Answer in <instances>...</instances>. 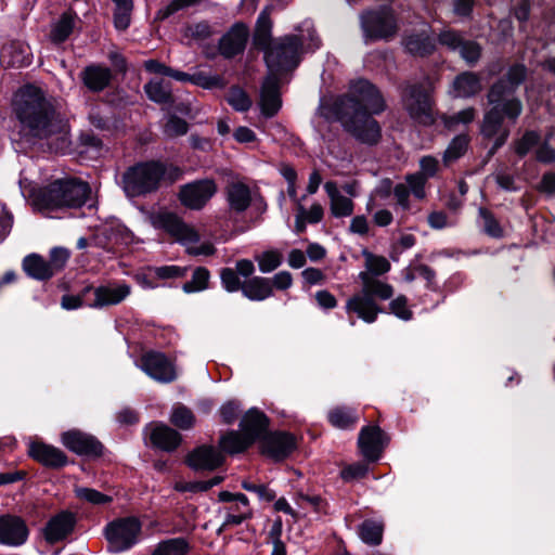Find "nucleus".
<instances>
[{"instance_id": "f257e3e1", "label": "nucleus", "mask_w": 555, "mask_h": 555, "mask_svg": "<svg viewBox=\"0 0 555 555\" xmlns=\"http://www.w3.org/2000/svg\"><path fill=\"white\" fill-rule=\"evenodd\" d=\"M385 109V102L379 91L367 80L351 82L349 93L338 98L327 112L326 118L338 120L343 127L361 142L374 144L380 137L378 122L372 118Z\"/></svg>"}, {"instance_id": "f03ea898", "label": "nucleus", "mask_w": 555, "mask_h": 555, "mask_svg": "<svg viewBox=\"0 0 555 555\" xmlns=\"http://www.w3.org/2000/svg\"><path fill=\"white\" fill-rule=\"evenodd\" d=\"M12 107L21 124V133L29 141L52 138L66 141L67 122L41 88L33 85L20 88L13 96Z\"/></svg>"}, {"instance_id": "7ed1b4c3", "label": "nucleus", "mask_w": 555, "mask_h": 555, "mask_svg": "<svg viewBox=\"0 0 555 555\" xmlns=\"http://www.w3.org/2000/svg\"><path fill=\"white\" fill-rule=\"evenodd\" d=\"M526 74L524 65H513L506 79L498 81L489 91L488 100L492 108L485 115L481 132L488 138L496 137L492 152L502 146L509 134L504 117L514 124L522 111L520 101L513 93L522 83Z\"/></svg>"}, {"instance_id": "20e7f679", "label": "nucleus", "mask_w": 555, "mask_h": 555, "mask_svg": "<svg viewBox=\"0 0 555 555\" xmlns=\"http://www.w3.org/2000/svg\"><path fill=\"white\" fill-rule=\"evenodd\" d=\"M320 41L315 31L307 25V36L287 35L272 42L264 60L271 73L293 69L298 66L304 49L314 50Z\"/></svg>"}, {"instance_id": "39448f33", "label": "nucleus", "mask_w": 555, "mask_h": 555, "mask_svg": "<svg viewBox=\"0 0 555 555\" xmlns=\"http://www.w3.org/2000/svg\"><path fill=\"white\" fill-rule=\"evenodd\" d=\"M36 203L40 209L47 210L95 206L89 184L76 180H56L40 189L36 195Z\"/></svg>"}, {"instance_id": "423d86ee", "label": "nucleus", "mask_w": 555, "mask_h": 555, "mask_svg": "<svg viewBox=\"0 0 555 555\" xmlns=\"http://www.w3.org/2000/svg\"><path fill=\"white\" fill-rule=\"evenodd\" d=\"M181 176L182 170L176 166L167 167L158 162L141 163L124 173L122 189L129 197L141 196L156 191L162 179L173 182Z\"/></svg>"}, {"instance_id": "0eeeda50", "label": "nucleus", "mask_w": 555, "mask_h": 555, "mask_svg": "<svg viewBox=\"0 0 555 555\" xmlns=\"http://www.w3.org/2000/svg\"><path fill=\"white\" fill-rule=\"evenodd\" d=\"M359 279L362 282V291L347 300L346 310L348 313H356L366 323H373L383 311L373 297L388 300L393 295V288L371 276L367 272H360Z\"/></svg>"}, {"instance_id": "6e6552de", "label": "nucleus", "mask_w": 555, "mask_h": 555, "mask_svg": "<svg viewBox=\"0 0 555 555\" xmlns=\"http://www.w3.org/2000/svg\"><path fill=\"white\" fill-rule=\"evenodd\" d=\"M439 168V162L433 156H424L420 159V171L408 175L405 181L395 185L392 192L398 209L404 214H415L420 208L415 207L411 197L423 201L426 197V183L435 177Z\"/></svg>"}, {"instance_id": "1a4fd4ad", "label": "nucleus", "mask_w": 555, "mask_h": 555, "mask_svg": "<svg viewBox=\"0 0 555 555\" xmlns=\"http://www.w3.org/2000/svg\"><path fill=\"white\" fill-rule=\"evenodd\" d=\"M149 222L151 225L158 230H164L169 235L176 238L179 243L186 247L191 255H205L214 254L211 244L196 245L199 241V235L195 229L178 217L176 214L169 211H158L149 215Z\"/></svg>"}, {"instance_id": "9d476101", "label": "nucleus", "mask_w": 555, "mask_h": 555, "mask_svg": "<svg viewBox=\"0 0 555 555\" xmlns=\"http://www.w3.org/2000/svg\"><path fill=\"white\" fill-rule=\"evenodd\" d=\"M402 104L410 117L424 125L434 122V102L428 79L421 83H409L402 92Z\"/></svg>"}, {"instance_id": "9b49d317", "label": "nucleus", "mask_w": 555, "mask_h": 555, "mask_svg": "<svg viewBox=\"0 0 555 555\" xmlns=\"http://www.w3.org/2000/svg\"><path fill=\"white\" fill-rule=\"evenodd\" d=\"M141 522L135 517H125L109 522L105 528L108 550L119 553L132 547L139 540Z\"/></svg>"}, {"instance_id": "f8f14e48", "label": "nucleus", "mask_w": 555, "mask_h": 555, "mask_svg": "<svg viewBox=\"0 0 555 555\" xmlns=\"http://www.w3.org/2000/svg\"><path fill=\"white\" fill-rule=\"evenodd\" d=\"M218 186L214 179H202L183 184L178 197L181 204L191 210H201L217 194Z\"/></svg>"}, {"instance_id": "ddd939ff", "label": "nucleus", "mask_w": 555, "mask_h": 555, "mask_svg": "<svg viewBox=\"0 0 555 555\" xmlns=\"http://www.w3.org/2000/svg\"><path fill=\"white\" fill-rule=\"evenodd\" d=\"M135 365L149 377L158 383H171L177 378L173 362L159 351L144 352Z\"/></svg>"}, {"instance_id": "4468645a", "label": "nucleus", "mask_w": 555, "mask_h": 555, "mask_svg": "<svg viewBox=\"0 0 555 555\" xmlns=\"http://www.w3.org/2000/svg\"><path fill=\"white\" fill-rule=\"evenodd\" d=\"M218 500L225 503V505L219 509V513L224 516L223 527L241 525L244 520L253 516L249 500L244 493L221 491L218 494Z\"/></svg>"}, {"instance_id": "2eb2a0df", "label": "nucleus", "mask_w": 555, "mask_h": 555, "mask_svg": "<svg viewBox=\"0 0 555 555\" xmlns=\"http://www.w3.org/2000/svg\"><path fill=\"white\" fill-rule=\"evenodd\" d=\"M361 26L365 37L371 39L388 38L397 30L392 11L386 8L362 14Z\"/></svg>"}, {"instance_id": "dca6fc26", "label": "nucleus", "mask_w": 555, "mask_h": 555, "mask_svg": "<svg viewBox=\"0 0 555 555\" xmlns=\"http://www.w3.org/2000/svg\"><path fill=\"white\" fill-rule=\"evenodd\" d=\"M29 529L25 520L16 515L0 516V544L17 547L26 543Z\"/></svg>"}, {"instance_id": "f3484780", "label": "nucleus", "mask_w": 555, "mask_h": 555, "mask_svg": "<svg viewBox=\"0 0 555 555\" xmlns=\"http://www.w3.org/2000/svg\"><path fill=\"white\" fill-rule=\"evenodd\" d=\"M75 515L69 511H62L52 516L42 528V537L49 544L64 541L74 530Z\"/></svg>"}, {"instance_id": "a211bd4d", "label": "nucleus", "mask_w": 555, "mask_h": 555, "mask_svg": "<svg viewBox=\"0 0 555 555\" xmlns=\"http://www.w3.org/2000/svg\"><path fill=\"white\" fill-rule=\"evenodd\" d=\"M131 293L130 285L121 282H113L93 288L94 300L89 304L90 308L101 309L107 306H115L124 301Z\"/></svg>"}, {"instance_id": "6ab92c4d", "label": "nucleus", "mask_w": 555, "mask_h": 555, "mask_svg": "<svg viewBox=\"0 0 555 555\" xmlns=\"http://www.w3.org/2000/svg\"><path fill=\"white\" fill-rule=\"evenodd\" d=\"M62 443L79 455H100L102 444L94 437L79 430H68L62 434Z\"/></svg>"}, {"instance_id": "aec40b11", "label": "nucleus", "mask_w": 555, "mask_h": 555, "mask_svg": "<svg viewBox=\"0 0 555 555\" xmlns=\"http://www.w3.org/2000/svg\"><path fill=\"white\" fill-rule=\"evenodd\" d=\"M385 436L377 426H365L361 429L358 446L365 460L377 461L385 447Z\"/></svg>"}, {"instance_id": "412c9836", "label": "nucleus", "mask_w": 555, "mask_h": 555, "mask_svg": "<svg viewBox=\"0 0 555 555\" xmlns=\"http://www.w3.org/2000/svg\"><path fill=\"white\" fill-rule=\"evenodd\" d=\"M223 461L224 456L217 448L201 446L188 454L185 462L194 470H214Z\"/></svg>"}, {"instance_id": "4be33fe9", "label": "nucleus", "mask_w": 555, "mask_h": 555, "mask_svg": "<svg viewBox=\"0 0 555 555\" xmlns=\"http://www.w3.org/2000/svg\"><path fill=\"white\" fill-rule=\"evenodd\" d=\"M28 453L34 460L47 467L60 468L67 464V456L62 450L43 442H30Z\"/></svg>"}, {"instance_id": "5701e85b", "label": "nucleus", "mask_w": 555, "mask_h": 555, "mask_svg": "<svg viewBox=\"0 0 555 555\" xmlns=\"http://www.w3.org/2000/svg\"><path fill=\"white\" fill-rule=\"evenodd\" d=\"M249 30L243 23L234 24L220 39L219 49L225 57H232L241 53L247 42Z\"/></svg>"}, {"instance_id": "b1692460", "label": "nucleus", "mask_w": 555, "mask_h": 555, "mask_svg": "<svg viewBox=\"0 0 555 555\" xmlns=\"http://www.w3.org/2000/svg\"><path fill=\"white\" fill-rule=\"evenodd\" d=\"M33 54L29 46L20 40L4 44L0 51V60L10 67H24L31 63Z\"/></svg>"}, {"instance_id": "393cba45", "label": "nucleus", "mask_w": 555, "mask_h": 555, "mask_svg": "<svg viewBox=\"0 0 555 555\" xmlns=\"http://www.w3.org/2000/svg\"><path fill=\"white\" fill-rule=\"evenodd\" d=\"M225 198L230 211L242 214L251 204L250 188L242 181H232L225 188Z\"/></svg>"}, {"instance_id": "a878e982", "label": "nucleus", "mask_w": 555, "mask_h": 555, "mask_svg": "<svg viewBox=\"0 0 555 555\" xmlns=\"http://www.w3.org/2000/svg\"><path fill=\"white\" fill-rule=\"evenodd\" d=\"M429 31V25L423 23L420 29L406 35L403 43L408 52L421 56L431 53L435 48V41L430 37Z\"/></svg>"}, {"instance_id": "bb28decb", "label": "nucleus", "mask_w": 555, "mask_h": 555, "mask_svg": "<svg viewBox=\"0 0 555 555\" xmlns=\"http://www.w3.org/2000/svg\"><path fill=\"white\" fill-rule=\"evenodd\" d=\"M282 101L276 77L270 75L266 78L261 88L260 107L266 117L274 116L281 108Z\"/></svg>"}, {"instance_id": "cd10ccee", "label": "nucleus", "mask_w": 555, "mask_h": 555, "mask_svg": "<svg viewBox=\"0 0 555 555\" xmlns=\"http://www.w3.org/2000/svg\"><path fill=\"white\" fill-rule=\"evenodd\" d=\"M262 448L268 455L281 460L294 450L295 439L285 433H274L263 439Z\"/></svg>"}, {"instance_id": "c85d7f7f", "label": "nucleus", "mask_w": 555, "mask_h": 555, "mask_svg": "<svg viewBox=\"0 0 555 555\" xmlns=\"http://www.w3.org/2000/svg\"><path fill=\"white\" fill-rule=\"evenodd\" d=\"M150 439L153 446L167 452L177 449L181 442L180 434L162 423L151 425Z\"/></svg>"}, {"instance_id": "c756f323", "label": "nucleus", "mask_w": 555, "mask_h": 555, "mask_svg": "<svg viewBox=\"0 0 555 555\" xmlns=\"http://www.w3.org/2000/svg\"><path fill=\"white\" fill-rule=\"evenodd\" d=\"M324 190L330 198V209L334 217H349L353 212V202L350 197L343 195L337 184L328 181L324 184Z\"/></svg>"}, {"instance_id": "7c9ffc66", "label": "nucleus", "mask_w": 555, "mask_h": 555, "mask_svg": "<svg viewBox=\"0 0 555 555\" xmlns=\"http://www.w3.org/2000/svg\"><path fill=\"white\" fill-rule=\"evenodd\" d=\"M85 85L92 91H102L112 79L109 68L100 65H90L82 72Z\"/></svg>"}, {"instance_id": "2f4dec72", "label": "nucleus", "mask_w": 555, "mask_h": 555, "mask_svg": "<svg viewBox=\"0 0 555 555\" xmlns=\"http://www.w3.org/2000/svg\"><path fill=\"white\" fill-rule=\"evenodd\" d=\"M242 293L250 300H264L273 295L270 279L254 276L242 284Z\"/></svg>"}, {"instance_id": "473e14b6", "label": "nucleus", "mask_w": 555, "mask_h": 555, "mask_svg": "<svg viewBox=\"0 0 555 555\" xmlns=\"http://www.w3.org/2000/svg\"><path fill=\"white\" fill-rule=\"evenodd\" d=\"M267 424L268 420L262 412L250 409L242 418L240 427L255 441L266 430Z\"/></svg>"}, {"instance_id": "72a5a7b5", "label": "nucleus", "mask_w": 555, "mask_h": 555, "mask_svg": "<svg viewBox=\"0 0 555 555\" xmlns=\"http://www.w3.org/2000/svg\"><path fill=\"white\" fill-rule=\"evenodd\" d=\"M481 90L479 78L473 73H464L456 77L451 93L455 98H469Z\"/></svg>"}, {"instance_id": "f704fd0d", "label": "nucleus", "mask_w": 555, "mask_h": 555, "mask_svg": "<svg viewBox=\"0 0 555 555\" xmlns=\"http://www.w3.org/2000/svg\"><path fill=\"white\" fill-rule=\"evenodd\" d=\"M23 269L30 278L36 280L43 281L53 276L48 261L36 254L28 255L24 258Z\"/></svg>"}, {"instance_id": "c9c22d12", "label": "nucleus", "mask_w": 555, "mask_h": 555, "mask_svg": "<svg viewBox=\"0 0 555 555\" xmlns=\"http://www.w3.org/2000/svg\"><path fill=\"white\" fill-rule=\"evenodd\" d=\"M384 524L379 520L366 519L358 528L361 541L369 545H379L383 540Z\"/></svg>"}, {"instance_id": "e433bc0d", "label": "nucleus", "mask_w": 555, "mask_h": 555, "mask_svg": "<svg viewBox=\"0 0 555 555\" xmlns=\"http://www.w3.org/2000/svg\"><path fill=\"white\" fill-rule=\"evenodd\" d=\"M254 442L253 437H249L246 433L231 431L224 435L220 444L222 449L231 454L240 453L246 450Z\"/></svg>"}, {"instance_id": "4c0bfd02", "label": "nucleus", "mask_w": 555, "mask_h": 555, "mask_svg": "<svg viewBox=\"0 0 555 555\" xmlns=\"http://www.w3.org/2000/svg\"><path fill=\"white\" fill-rule=\"evenodd\" d=\"M74 27L75 16L69 12L62 14L61 17L51 26V40L55 43L65 41L73 33Z\"/></svg>"}, {"instance_id": "58836bf2", "label": "nucleus", "mask_w": 555, "mask_h": 555, "mask_svg": "<svg viewBox=\"0 0 555 555\" xmlns=\"http://www.w3.org/2000/svg\"><path fill=\"white\" fill-rule=\"evenodd\" d=\"M190 544L184 538H172L159 542L152 555H188Z\"/></svg>"}, {"instance_id": "ea45409f", "label": "nucleus", "mask_w": 555, "mask_h": 555, "mask_svg": "<svg viewBox=\"0 0 555 555\" xmlns=\"http://www.w3.org/2000/svg\"><path fill=\"white\" fill-rule=\"evenodd\" d=\"M149 99L155 103H168L171 99V90L168 83L159 79H153L144 86Z\"/></svg>"}, {"instance_id": "a19ab883", "label": "nucleus", "mask_w": 555, "mask_h": 555, "mask_svg": "<svg viewBox=\"0 0 555 555\" xmlns=\"http://www.w3.org/2000/svg\"><path fill=\"white\" fill-rule=\"evenodd\" d=\"M362 255L365 260L364 272H367L371 276H378L387 273L390 270V262L384 256H378L367 250H363Z\"/></svg>"}, {"instance_id": "79ce46f5", "label": "nucleus", "mask_w": 555, "mask_h": 555, "mask_svg": "<svg viewBox=\"0 0 555 555\" xmlns=\"http://www.w3.org/2000/svg\"><path fill=\"white\" fill-rule=\"evenodd\" d=\"M328 420L333 426L346 429L353 426L358 417L351 409L335 408L328 413Z\"/></svg>"}, {"instance_id": "37998d69", "label": "nucleus", "mask_w": 555, "mask_h": 555, "mask_svg": "<svg viewBox=\"0 0 555 555\" xmlns=\"http://www.w3.org/2000/svg\"><path fill=\"white\" fill-rule=\"evenodd\" d=\"M259 270L262 273H270L279 268L283 261V255L279 250H266L255 257Z\"/></svg>"}, {"instance_id": "c03bdc74", "label": "nucleus", "mask_w": 555, "mask_h": 555, "mask_svg": "<svg viewBox=\"0 0 555 555\" xmlns=\"http://www.w3.org/2000/svg\"><path fill=\"white\" fill-rule=\"evenodd\" d=\"M170 422L180 429H190L195 422L192 411L184 405H176L172 409Z\"/></svg>"}, {"instance_id": "a18cd8bd", "label": "nucleus", "mask_w": 555, "mask_h": 555, "mask_svg": "<svg viewBox=\"0 0 555 555\" xmlns=\"http://www.w3.org/2000/svg\"><path fill=\"white\" fill-rule=\"evenodd\" d=\"M209 272L205 268H197L192 275V280L183 284L185 293L201 292L207 288Z\"/></svg>"}, {"instance_id": "49530a36", "label": "nucleus", "mask_w": 555, "mask_h": 555, "mask_svg": "<svg viewBox=\"0 0 555 555\" xmlns=\"http://www.w3.org/2000/svg\"><path fill=\"white\" fill-rule=\"evenodd\" d=\"M214 34L211 26L206 22H198L189 25L184 30V37L194 40L195 42H204Z\"/></svg>"}, {"instance_id": "de8ad7c7", "label": "nucleus", "mask_w": 555, "mask_h": 555, "mask_svg": "<svg viewBox=\"0 0 555 555\" xmlns=\"http://www.w3.org/2000/svg\"><path fill=\"white\" fill-rule=\"evenodd\" d=\"M479 218L483 231L491 237H502L503 230L493 215L486 208H479Z\"/></svg>"}, {"instance_id": "09e8293b", "label": "nucleus", "mask_w": 555, "mask_h": 555, "mask_svg": "<svg viewBox=\"0 0 555 555\" xmlns=\"http://www.w3.org/2000/svg\"><path fill=\"white\" fill-rule=\"evenodd\" d=\"M75 493L80 500L93 505H104L112 501L111 496L91 488L79 487L75 489Z\"/></svg>"}, {"instance_id": "8fccbe9b", "label": "nucleus", "mask_w": 555, "mask_h": 555, "mask_svg": "<svg viewBox=\"0 0 555 555\" xmlns=\"http://www.w3.org/2000/svg\"><path fill=\"white\" fill-rule=\"evenodd\" d=\"M474 117L475 111L469 107L459 112L457 114L444 116L443 124L449 130L455 131L459 129V125L465 126L473 121Z\"/></svg>"}, {"instance_id": "3c124183", "label": "nucleus", "mask_w": 555, "mask_h": 555, "mask_svg": "<svg viewBox=\"0 0 555 555\" xmlns=\"http://www.w3.org/2000/svg\"><path fill=\"white\" fill-rule=\"evenodd\" d=\"M468 138L464 134L455 137L444 152L443 159L446 163L452 162L461 157L467 147Z\"/></svg>"}, {"instance_id": "603ef678", "label": "nucleus", "mask_w": 555, "mask_h": 555, "mask_svg": "<svg viewBox=\"0 0 555 555\" xmlns=\"http://www.w3.org/2000/svg\"><path fill=\"white\" fill-rule=\"evenodd\" d=\"M228 103L238 112H246L251 106V100L245 91L240 88H232L227 96Z\"/></svg>"}, {"instance_id": "864d4df0", "label": "nucleus", "mask_w": 555, "mask_h": 555, "mask_svg": "<svg viewBox=\"0 0 555 555\" xmlns=\"http://www.w3.org/2000/svg\"><path fill=\"white\" fill-rule=\"evenodd\" d=\"M68 258L69 253L67 249L62 247H54L51 249L50 260L48 263L53 275L65 267Z\"/></svg>"}, {"instance_id": "5fc2aeb1", "label": "nucleus", "mask_w": 555, "mask_h": 555, "mask_svg": "<svg viewBox=\"0 0 555 555\" xmlns=\"http://www.w3.org/2000/svg\"><path fill=\"white\" fill-rule=\"evenodd\" d=\"M389 310L391 313H393L397 318L409 321L412 319V311L408 307V299L404 296H398L389 304Z\"/></svg>"}, {"instance_id": "6e6d98bb", "label": "nucleus", "mask_w": 555, "mask_h": 555, "mask_svg": "<svg viewBox=\"0 0 555 555\" xmlns=\"http://www.w3.org/2000/svg\"><path fill=\"white\" fill-rule=\"evenodd\" d=\"M107 237L109 240L115 241L116 243L128 245L132 243L133 235L131 231L120 223H113L109 228V232L107 233Z\"/></svg>"}, {"instance_id": "4d7b16f0", "label": "nucleus", "mask_w": 555, "mask_h": 555, "mask_svg": "<svg viewBox=\"0 0 555 555\" xmlns=\"http://www.w3.org/2000/svg\"><path fill=\"white\" fill-rule=\"evenodd\" d=\"M132 9L133 4L115 7L114 24L117 29L125 30L129 27Z\"/></svg>"}, {"instance_id": "13d9d810", "label": "nucleus", "mask_w": 555, "mask_h": 555, "mask_svg": "<svg viewBox=\"0 0 555 555\" xmlns=\"http://www.w3.org/2000/svg\"><path fill=\"white\" fill-rule=\"evenodd\" d=\"M297 210L309 223H319L324 216V209L321 204L314 203L307 209L302 204H297Z\"/></svg>"}, {"instance_id": "bf43d9fd", "label": "nucleus", "mask_w": 555, "mask_h": 555, "mask_svg": "<svg viewBox=\"0 0 555 555\" xmlns=\"http://www.w3.org/2000/svg\"><path fill=\"white\" fill-rule=\"evenodd\" d=\"M221 283L223 287L230 292H236L238 289L242 291V284L238 280L237 272L231 268H224L220 273Z\"/></svg>"}, {"instance_id": "052dcab7", "label": "nucleus", "mask_w": 555, "mask_h": 555, "mask_svg": "<svg viewBox=\"0 0 555 555\" xmlns=\"http://www.w3.org/2000/svg\"><path fill=\"white\" fill-rule=\"evenodd\" d=\"M165 134L168 137H179L188 132V124L185 120L171 116L165 125Z\"/></svg>"}, {"instance_id": "680f3d73", "label": "nucleus", "mask_w": 555, "mask_h": 555, "mask_svg": "<svg viewBox=\"0 0 555 555\" xmlns=\"http://www.w3.org/2000/svg\"><path fill=\"white\" fill-rule=\"evenodd\" d=\"M197 0H172L170 3H168L166 7L158 10L156 14L157 20H166L170 15L175 14L176 12L180 11L183 8H186L193 3H195Z\"/></svg>"}, {"instance_id": "e2e57ef3", "label": "nucleus", "mask_w": 555, "mask_h": 555, "mask_svg": "<svg viewBox=\"0 0 555 555\" xmlns=\"http://www.w3.org/2000/svg\"><path fill=\"white\" fill-rule=\"evenodd\" d=\"M192 83L203 87L205 89H211L215 87H222V80L219 76H210L204 73H197L191 75Z\"/></svg>"}, {"instance_id": "0e129e2a", "label": "nucleus", "mask_w": 555, "mask_h": 555, "mask_svg": "<svg viewBox=\"0 0 555 555\" xmlns=\"http://www.w3.org/2000/svg\"><path fill=\"white\" fill-rule=\"evenodd\" d=\"M459 51L468 64L476 63L480 57V47L473 41H463Z\"/></svg>"}, {"instance_id": "69168bd1", "label": "nucleus", "mask_w": 555, "mask_h": 555, "mask_svg": "<svg viewBox=\"0 0 555 555\" xmlns=\"http://www.w3.org/2000/svg\"><path fill=\"white\" fill-rule=\"evenodd\" d=\"M539 141V135L534 131H528L516 144V153L525 156Z\"/></svg>"}, {"instance_id": "338daca9", "label": "nucleus", "mask_w": 555, "mask_h": 555, "mask_svg": "<svg viewBox=\"0 0 555 555\" xmlns=\"http://www.w3.org/2000/svg\"><path fill=\"white\" fill-rule=\"evenodd\" d=\"M367 465L364 463H356L349 466H346L340 476L345 481H351L353 479L362 478L367 473Z\"/></svg>"}, {"instance_id": "774afa93", "label": "nucleus", "mask_w": 555, "mask_h": 555, "mask_svg": "<svg viewBox=\"0 0 555 555\" xmlns=\"http://www.w3.org/2000/svg\"><path fill=\"white\" fill-rule=\"evenodd\" d=\"M551 135L535 151V157L540 163L552 164L555 162V150L550 145Z\"/></svg>"}]
</instances>
